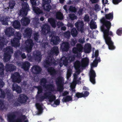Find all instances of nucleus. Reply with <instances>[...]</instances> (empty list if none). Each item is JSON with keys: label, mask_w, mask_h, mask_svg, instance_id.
Instances as JSON below:
<instances>
[{"label": "nucleus", "mask_w": 122, "mask_h": 122, "mask_svg": "<svg viewBox=\"0 0 122 122\" xmlns=\"http://www.w3.org/2000/svg\"><path fill=\"white\" fill-rule=\"evenodd\" d=\"M6 94L7 96V97L9 100L13 98V94L10 92V91L9 90H7Z\"/></svg>", "instance_id": "aec40b11"}, {"label": "nucleus", "mask_w": 122, "mask_h": 122, "mask_svg": "<svg viewBox=\"0 0 122 122\" xmlns=\"http://www.w3.org/2000/svg\"><path fill=\"white\" fill-rule=\"evenodd\" d=\"M32 31L30 28H28L24 30L23 35L25 37L30 38L32 34Z\"/></svg>", "instance_id": "423d86ee"}, {"label": "nucleus", "mask_w": 122, "mask_h": 122, "mask_svg": "<svg viewBox=\"0 0 122 122\" xmlns=\"http://www.w3.org/2000/svg\"><path fill=\"white\" fill-rule=\"evenodd\" d=\"M15 4V2L14 1L12 0L10 1L9 3V6L11 9L13 8Z\"/></svg>", "instance_id": "412c9836"}, {"label": "nucleus", "mask_w": 122, "mask_h": 122, "mask_svg": "<svg viewBox=\"0 0 122 122\" xmlns=\"http://www.w3.org/2000/svg\"><path fill=\"white\" fill-rule=\"evenodd\" d=\"M10 20V18L6 17L5 18H2L0 19V20L2 22L3 24L7 25L8 23L7 21H9Z\"/></svg>", "instance_id": "4468645a"}, {"label": "nucleus", "mask_w": 122, "mask_h": 122, "mask_svg": "<svg viewBox=\"0 0 122 122\" xmlns=\"http://www.w3.org/2000/svg\"><path fill=\"white\" fill-rule=\"evenodd\" d=\"M38 67L37 66L35 65L32 68V71L33 73L35 74H37L38 73Z\"/></svg>", "instance_id": "6ab92c4d"}, {"label": "nucleus", "mask_w": 122, "mask_h": 122, "mask_svg": "<svg viewBox=\"0 0 122 122\" xmlns=\"http://www.w3.org/2000/svg\"><path fill=\"white\" fill-rule=\"evenodd\" d=\"M21 35L20 32H16L15 33V37L16 39H18L19 40L21 39Z\"/></svg>", "instance_id": "4be33fe9"}, {"label": "nucleus", "mask_w": 122, "mask_h": 122, "mask_svg": "<svg viewBox=\"0 0 122 122\" xmlns=\"http://www.w3.org/2000/svg\"><path fill=\"white\" fill-rule=\"evenodd\" d=\"M24 122H28V121L27 120H26Z\"/></svg>", "instance_id": "2f4dec72"}, {"label": "nucleus", "mask_w": 122, "mask_h": 122, "mask_svg": "<svg viewBox=\"0 0 122 122\" xmlns=\"http://www.w3.org/2000/svg\"><path fill=\"white\" fill-rule=\"evenodd\" d=\"M21 56L23 59L25 58L26 57L24 53L22 54L21 55Z\"/></svg>", "instance_id": "c756f323"}, {"label": "nucleus", "mask_w": 122, "mask_h": 122, "mask_svg": "<svg viewBox=\"0 0 122 122\" xmlns=\"http://www.w3.org/2000/svg\"><path fill=\"white\" fill-rule=\"evenodd\" d=\"M4 84V83L0 79V87H3Z\"/></svg>", "instance_id": "393cba45"}, {"label": "nucleus", "mask_w": 122, "mask_h": 122, "mask_svg": "<svg viewBox=\"0 0 122 122\" xmlns=\"http://www.w3.org/2000/svg\"><path fill=\"white\" fill-rule=\"evenodd\" d=\"M13 25L15 28H19L20 26V22L18 21H15L13 23Z\"/></svg>", "instance_id": "a211bd4d"}, {"label": "nucleus", "mask_w": 122, "mask_h": 122, "mask_svg": "<svg viewBox=\"0 0 122 122\" xmlns=\"http://www.w3.org/2000/svg\"><path fill=\"white\" fill-rule=\"evenodd\" d=\"M11 78L13 82L19 83L21 81V77L19 73L15 72L12 74L11 76Z\"/></svg>", "instance_id": "7ed1b4c3"}, {"label": "nucleus", "mask_w": 122, "mask_h": 122, "mask_svg": "<svg viewBox=\"0 0 122 122\" xmlns=\"http://www.w3.org/2000/svg\"><path fill=\"white\" fill-rule=\"evenodd\" d=\"M8 117V120L9 122H21L22 119L23 120L26 118V117L25 116H22L21 119L19 118L15 119V114L13 113L9 114Z\"/></svg>", "instance_id": "f03ea898"}, {"label": "nucleus", "mask_w": 122, "mask_h": 122, "mask_svg": "<svg viewBox=\"0 0 122 122\" xmlns=\"http://www.w3.org/2000/svg\"><path fill=\"white\" fill-rule=\"evenodd\" d=\"M35 60L37 59L38 58V56L37 54H34L33 56Z\"/></svg>", "instance_id": "cd10ccee"}, {"label": "nucleus", "mask_w": 122, "mask_h": 122, "mask_svg": "<svg viewBox=\"0 0 122 122\" xmlns=\"http://www.w3.org/2000/svg\"><path fill=\"white\" fill-rule=\"evenodd\" d=\"M37 114H38V113H37Z\"/></svg>", "instance_id": "f704fd0d"}, {"label": "nucleus", "mask_w": 122, "mask_h": 122, "mask_svg": "<svg viewBox=\"0 0 122 122\" xmlns=\"http://www.w3.org/2000/svg\"><path fill=\"white\" fill-rule=\"evenodd\" d=\"M19 40L18 39L14 38L11 41V43L12 46L18 47L19 45Z\"/></svg>", "instance_id": "9b49d317"}, {"label": "nucleus", "mask_w": 122, "mask_h": 122, "mask_svg": "<svg viewBox=\"0 0 122 122\" xmlns=\"http://www.w3.org/2000/svg\"><path fill=\"white\" fill-rule=\"evenodd\" d=\"M30 63L28 61H26L23 63L22 67L25 70H28L30 66Z\"/></svg>", "instance_id": "f8f14e48"}, {"label": "nucleus", "mask_w": 122, "mask_h": 122, "mask_svg": "<svg viewBox=\"0 0 122 122\" xmlns=\"http://www.w3.org/2000/svg\"><path fill=\"white\" fill-rule=\"evenodd\" d=\"M22 3V8L20 11L19 14L20 16H24L27 14V11L29 10V6L26 3L24 2L27 0H19Z\"/></svg>", "instance_id": "f257e3e1"}, {"label": "nucleus", "mask_w": 122, "mask_h": 122, "mask_svg": "<svg viewBox=\"0 0 122 122\" xmlns=\"http://www.w3.org/2000/svg\"><path fill=\"white\" fill-rule=\"evenodd\" d=\"M14 29L11 27L7 28L5 31V35L8 37H10L14 34Z\"/></svg>", "instance_id": "39448f33"}, {"label": "nucleus", "mask_w": 122, "mask_h": 122, "mask_svg": "<svg viewBox=\"0 0 122 122\" xmlns=\"http://www.w3.org/2000/svg\"><path fill=\"white\" fill-rule=\"evenodd\" d=\"M4 51L7 53H13V50L12 47L10 46H9L7 47L6 48L4 49Z\"/></svg>", "instance_id": "ddd939ff"}, {"label": "nucleus", "mask_w": 122, "mask_h": 122, "mask_svg": "<svg viewBox=\"0 0 122 122\" xmlns=\"http://www.w3.org/2000/svg\"><path fill=\"white\" fill-rule=\"evenodd\" d=\"M5 68L7 71H11L15 70L16 68L13 64H8L6 65Z\"/></svg>", "instance_id": "1a4fd4ad"}, {"label": "nucleus", "mask_w": 122, "mask_h": 122, "mask_svg": "<svg viewBox=\"0 0 122 122\" xmlns=\"http://www.w3.org/2000/svg\"><path fill=\"white\" fill-rule=\"evenodd\" d=\"M4 107L3 102L0 99V109H3Z\"/></svg>", "instance_id": "b1692460"}, {"label": "nucleus", "mask_w": 122, "mask_h": 122, "mask_svg": "<svg viewBox=\"0 0 122 122\" xmlns=\"http://www.w3.org/2000/svg\"><path fill=\"white\" fill-rule=\"evenodd\" d=\"M5 94L4 91L0 89V97L4 98L5 97Z\"/></svg>", "instance_id": "5701e85b"}, {"label": "nucleus", "mask_w": 122, "mask_h": 122, "mask_svg": "<svg viewBox=\"0 0 122 122\" xmlns=\"http://www.w3.org/2000/svg\"><path fill=\"white\" fill-rule=\"evenodd\" d=\"M33 22H36V23H35V24H36L38 22V16L34 18V20H33Z\"/></svg>", "instance_id": "bb28decb"}, {"label": "nucleus", "mask_w": 122, "mask_h": 122, "mask_svg": "<svg viewBox=\"0 0 122 122\" xmlns=\"http://www.w3.org/2000/svg\"><path fill=\"white\" fill-rule=\"evenodd\" d=\"M4 68L3 64L0 62V77H3L4 75Z\"/></svg>", "instance_id": "dca6fc26"}, {"label": "nucleus", "mask_w": 122, "mask_h": 122, "mask_svg": "<svg viewBox=\"0 0 122 122\" xmlns=\"http://www.w3.org/2000/svg\"><path fill=\"white\" fill-rule=\"evenodd\" d=\"M12 89L13 91H15L18 93H20L21 92V88L15 83H14L12 85Z\"/></svg>", "instance_id": "9d476101"}, {"label": "nucleus", "mask_w": 122, "mask_h": 122, "mask_svg": "<svg viewBox=\"0 0 122 122\" xmlns=\"http://www.w3.org/2000/svg\"><path fill=\"white\" fill-rule=\"evenodd\" d=\"M11 58V56L8 53H5L4 55L3 60L4 62H6L9 61Z\"/></svg>", "instance_id": "2eb2a0df"}, {"label": "nucleus", "mask_w": 122, "mask_h": 122, "mask_svg": "<svg viewBox=\"0 0 122 122\" xmlns=\"http://www.w3.org/2000/svg\"><path fill=\"white\" fill-rule=\"evenodd\" d=\"M27 99V97L26 96L23 94H21L19 96L18 101L21 103H23L26 102Z\"/></svg>", "instance_id": "6e6552de"}, {"label": "nucleus", "mask_w": 122, "mask_h": 122, "mask_svg": "<svg viewBox=\"0 0 122 122\" xmlns=\"http://www.w3.org/2000/svg\"><path fill=\"white\" fill-rule=\"evenodd\" d=\"M36 107L38 109V103H36Z\"/></svg>", "instance_id": "7c9ffc66"}, {"label": "nucleus", "mask_w": 122, "mask_h": 122, "mask_svg": "<svg viewBox=\"0 0 122 122\" xmlns=\"http://www.w3.org/2000/svg\"><path fill=\"white\" fill-rule=\"evenodd\" d=\"M19 105V104L18 102H15L13 104V105L14 106H18Z\"/></svg>", "instance_id": "c85d7f7f"}, {"label": "nucleus", "mask_w": 122, "mask_h": 122, "mask_svg": "<svg viewBox=\"0 0 122 122\" xmlns=\"http://www.w3.org/2000/svg\"><path fill=\"white\" fill-rule=\"evenodd\" d=\"M38 33H35L34 34V39L36 41H37L38 39Z\"/></svg>", "instance_id": "a878e982"}, {"label": "nucleus", "mask_w": 122, "mask_h": 122, "mask_svg": "<svg viewBox=\"0 0 122 122\" xmlns=\"http://www.w3.org/2000/svg\"><path fill=\"white\" fill-rule=\"evenodd\" d=\"M25 48L27 51L29 52L31 51L33 45L32 40L31 39H28L25 42Z\"/></svg>", "instance_id": "20e7f679"}, {"label": "nucleus", "mask_w": 122, "mask_h": 122, "mask_svg": "<svg viewBox=\"0 0 122 122\" xmlns=\"http://www.w3.org/2000/svg\"><path fill=\"white\" fill-rule=\"evenodd\" d=\"M20 22L22 25L26 26L29 23L30 20L28 18L24 17L21 19Z\"/></svg>", "instance_id": "0eeeda50"}, {"label": "nucleus", "mask_w": 122, "mask_h": 122, "mask_svg": "<svg viewBox=\"0 0 122 122\" xmlns=\"http://www.w3.org/2000/svg\"><path fill=\"white\" fill-rule=\"evenodd\" d=\"M36 99H37L38 98V97H37V96L36 97Z\"/></svg>", "instance_id": "473e14b6"}, {"label": "nucleus", "mask_w": 122, "mask_h": 122, "mask_svg": "<svg viewBox=\"0 0 122 122\" xmlns=\"http://www.w3.org/2000/svg\"><path fill=\"white\" fill-rule=\"evenodd\" d=\"M37 93L38 94V91L37 92Z\"/></svg>", "instance_id": "72a5a7b5"}, {"label": "nucleus", "mask_w": 122, "mask_h": 122, "mask_svg": "<svg viewBox=\"0 0 122 122\" xmlns=\"http://www.w3.org/2000/svg\"><path fill=\"white\" fill-rule=\"evenodd\" d=\"M6 39L3 38L0 41V49H1L6 43H7Z\"/></svg>", "instance_id": "f3484780"}]
</instances>
